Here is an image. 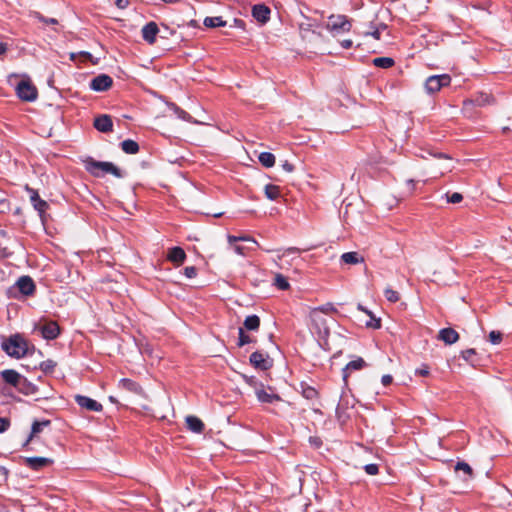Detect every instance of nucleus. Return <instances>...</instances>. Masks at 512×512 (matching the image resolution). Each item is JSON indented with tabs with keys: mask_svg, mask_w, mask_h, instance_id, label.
Instances as JSON below:
<instances>
[{
	"mask_svg": "<svg viewBox=\"0 0 512 512\" xmlns=\"http://www.w3.org/2000/svg\"><path fill=\"white\" fill-rule=\"evenodd\" d=\"M16 389L24 395H33L38 391L37 386L25 377L21 378L20 384H18Z\"/></svg>",
	"mask_w": 512,
	"mask_h": 512,
	"instance_id": "b1692460",
	"label": "nucleus"
},
{
	"mask_svg": "<svg viewBox=\"0 0 512 512\" xmlns=\"http://www.w3.org/2000/svg\"><path fill=\"white\" fill-rule=\"evenodd\" d=\"M1 347L10 357L16 359L24 357L28 350L27 341L20 334L11 335L4 339Z\"/></svg>",
	"mask_w": 512,
	"mask_h": 512,
	"instance_id": "f03ea898",
	"label": "nucleus"
},
{
	"mask_svg": "<svg viewBox=\"0 0 512 512\" xmlns=\"http://www.w3.org/2000/svg\"><path fill=\"white\" fill-rule=\"evenodd\" d=\"M438 339L447 345H452L458 341L459 334L453 328H443L439 331Z\"/></svg>",
	"mask_w": 512,
	"mask_h": 512,
	"instance_id": "a211bd4d",
	"label": "nucleus"
},
{
	"mask_svg": "<svg viewBox=\"0 0 512 512\" xmlns=\"http://www.w3.org/2000/svg\"><path fill=\"white\" fill-rule=\"evenodd\" d=\"M255 342H256V339L249 336L248 334H246L243 327H240L238 329V342H237L238 347H243L246 344L255 343Z\"/></svg>",
	"mask_w": 512,
	"mask_h": 512,
	"instance_id": "72a5a7b5",
	"label": "nucleus"
},
{
	"mask_svg": "<svg viewBox=\"0 0 512 512\" xmlns=\"http://www.w3.org/2000/svg\"><path fill=\"white\" fill-rule=\"evenodd\" d=\"M242 378L249 386L253 387L255 390L259 387H263V384L259 382L255 376L242 375Z\"/></svg>",
	"mask_w": 512,
	"mask_h": 512,
	"instance_id": "37998d69",
	"label": "nucleus"
},
{
	"mask_svg": "<svg viewBox=\"0 0 512 512\" xmlns=\"http://www.w3.org/2000/svg\"><path fill=\"white\" fill-rule=\"evenodd\" d=\"M375 25L380 34L388 29V25L383 22H375Z\"/></svg>",
	"mask_w": 512,
	"mask_h": 512,
	"instance_id": "680f3d73",
	"label": "nucleus"
},
{
	"mask_svg": "<svg viewBox=\"0 0 512 512\" xmlns=\"http://www.w3.org/2000/svg\"><path fill=\"white\" fill-rule=\"evenodd\" d=\"M313 310H317L318 313H320L321 315L338 312L332 303H326L322 306L314 308Z\"/></svg>",
	"mask_w": 512,
	"mask_h": 512,
	"instance_id": "79ce46f5",
	"label": "nucleus"
},
{
	"mask_svg": "<svg viewBox=\"0 0 512 512\" xmlns=\"http://www.w3.org/2000/svg\"><path fill=\"white\" fill-rule=\"evenodd\" d=\"M85 168L94 177H103L107 173L117 178L123 177L121 170L112 162L96 161L93 158H88L85 161Z\"/></svg>",
	"mask_w": 512,
	"mask_h": 512,
	"instance_id": "f257e3e1",
	"label": "nucleus"
},
{
	"mask_svg": "<svg viewBox=\"0 0 512 512\" xmlns=\"http://www.w3.org/2000/svg\"><path fill=\"white\" fill-rule=\"evenodd\" d=\"M312 26H313V25H312V24H310V23H301V24L299 25V29H300L301 31H311V30H312Z\"/></svg>",
	"mask_w": 512,
	"mask_h": 512,
	"instance_id": "0e129e2a",
	"label": "nucleus"
},
{
	"mask_svg": "<svg viewBox=\"0 0 512 512\" xmlns=\"http://www.w3.org/2000/svg\"><path fill=\"white\" fill-rule=\"evenodd\" d=\"M300 389H301V394L304 398L308 399V400H313V399H317L318 398V391L312 387V386H309L306 382H301L300 383Z\"/></svg>",
	"mask_w": 512,
	"mask_h": 512,
	"instance_id": "c85d7f7f",
	"label": "nucleus"
},
{
	"mask_svg": "<svg viewBox=\"0 0 512 512\" xmlns=\"http://www.w3.org/2000/svg\"><path fill=\"white\" fill-rule=\"evenodd\" d=\"M341 260L346 264H357L363 261V258H360L357 252H346L341 256Z\"/></svg>",
	"mask_w": 512,
	"mask_h": 512,
	"instance_id": "e433bc0d",
	"label": "nucleus"
},
{
	"mask_svg": "<svg viewBox=\"0 0 512 512\" xmlns=\"http://www.w3.org/2000/svg\"><path fill=\"white\" fill-rule=\"evenodd\" d=\"M351 27V21L345 15H331L326 24V29L333 33L349 32Z\"/></svg>",
	"mask_w": 512,
	"mask_h": 512,
	"instance_id": "39448f33",
	"label": "nucleus"
},
{
	"mask_svg": "<svg viewBox=\"0 0 512 512\" xmlns=\"http://www.w3.org/2000/svg\"><path fill=\"white\" fill-rule=\"evenodd\" d=\"M374 66L382 69H388L394 66L395 61L391 57H377L372 60Z\"/></svg>",
	"mask_w": 512,
	"mask_h": 512,
	"instance_id": "2f4dec72",
	"label": "nucleus"
},
{
	"mask_svg": "<svg viewBox=\"0 0 512 512\" xmlns=\"http://www.w3.org/2000/svg\"><path fill=\"white\" fill-rule=\"evenodd\" d=\"M94 127L102 133H109L113 131V122L111 116L102 114L94 119Z\"/></svg>",
	"mask_w": 512,
	"mask_h": 512,
	"instance_id": "2eb2a0df",
	"label": "nucleus"
},
{
	"mask_svg": "<svg viewBox=\"0 0 512 512\" xmlns=\"http://www.w3.org/2000/svg\"><path fill=\"white\" fill-rule=\"evenodd\" d=\"M257 399L261 403H273L275 401H281V397L275 393H268L263 389V387H259L255 391Z\"/></svg>",
	"mask_w": 512,
	"mask_h": 512,
	"instance_id": "4be33fe9",
	"label": "nucleus"
},
{
	"mask_svg": "<svg viewBox=\"0 0 512 512\" xmlns=\"http://www.w3.org/2000/svg\"><path fill=\"white\" fill-rule=\"evenodd\" d=\"M462 200L463 196L458 192H454L453 194L447 196V201L452 204L460 203Z\"/></svg>",
	"mask_w": 512,
	"mask_h": 512,
	"instance_id": "3c124183",
	"label": "nucleus"
},
{
	"mask_svg": "<svg viewBox=\"0 0 512 512\" xmlns=\"http://www.w3.org/2000/svg\"><path fill=\"white\" fill-rule=\"evenodd\" d=\"M282 167L283 169L286 171V172H293L294 171V165L289 163L288 161H285L283 164H282Z\"/></svg>",
	"mask_w": 512,
	"mask_h": 512,
	"instance_id": "e2e57ef3",
	"label": "nucleus"
},
{
	"mask_svg": "<svg viewBox=\"0 0 512 512\" xmlns=\"http://www.w3.org/2000/svg\"><path fill=\"white\" fill-rule=\"evenodd\" d=\"M336 417L338 421L345 423L346 420L349 418V416L346 414L345 410L343 409V403H339L336 407Z\"/></svg>",
	"mask_w": 512,
	"mask_h": 512,
	"instance_id": "c03bdc74",
	"label": "nucleus"
},
{
	"mask_svg": "<svg viewBox=\"0 0 512 512\" xmlns=\"http://www.w3.org/2000/svg\"><path fill=\"white\" fill-rule=\"evenodd\" d=\"M79 55L83 58L84 61H89L94 65L98 63L97 60H94L92 54L87 51H81L79 52Z\"/></svg>",
	"mask_w": 512,
	"mask_h": 512,
	"instance_id": "6e6d98bb",
	"label": "nucleus"
},
{
	"mask_svg": "<svg viewBox=\"0 0 512 512\" xmlns=\"http://www.w3.org/2000/svg\"><path fill=\"white\" fill-rule=\"evenodd\" d=\"M1 377L7 384L17 388L23 376L14 369H6L1 371Z\"/></svg>",
	"mask_w": 512,
	"mask_h": 512,
	"instance_id": "412c9836",
	"label": "nucleus"
},
{
	"mask_svg": "<svg viewBox=\"0 0 512 512\" xmlns=\"http://www.w3.org/2000/svg\"><path fill=\"white\" fill-rule=\"evenodd\" d=\"M115 5L119 9H125L129 5V1L128 0H116Z\"/></svg>",
	"mask_w": 512,
	"mask_h": 512,
	"instance_id": "052dcab7",
	"label": "nucleus"
},
{
	"mask_svg": "<svg viewBox=\"0 0 512 512\" xmlns=\"http://www.w3.org/2000/svg\"><path fill=\"white\" fill-rule=\"evenodd\" d=\"M17 96L26 102H33L38 97V91L30 79L21 80L16 87Z\"/></svg>",
	"mask_w": 512,
	"mask_h": 512,
	"instance_id": "423d86ee",
	"label": "nucleus"
},
{
	"mask_svg": "<svg viewBox=\"0 0 512 512\" xmlns=\"http://www.w3.org/2000/svg\"><path fill=\"white\" fill-rule=\"evenodd\" d=\"M16 286L19 291L25 296H31L34 294L36 286L33 279L30 276H21L16 281Z\"/></svg>",
	"mask_w": 512,
	"mask_h": 512,
	"instance_id": "f8f14e48",
	"label": "nucleus"
},
{
	"mask_svg": "<svg viewBox=\"0 0 512 512\" xmlns=\"http://www.w3.org/2000/svg\"><path fill=\"white\" fill-rule=\"evenodd\" d=\"M309 442H310L313 446H315L316 448H319V447H321V445H322V441H321V439H320V438H318V437H310V438H309Z\"/></svg>",
	"mask_w": 512,
	"mask_h": 512,
	"instance_id": "bf43d9fd",
	"label": "nucleus"
},
{
	"mask_svg": "<svg viewBox=\"0 0 512 512\" xmlns=\"http://www.w3.org/2000/svg\"><path fill=\"white\" fill-rule=\"evenodd\" d=\"M250 364L259 370L266 371L273 366V359L267 353L253 352L249 357Z\"/></svg>",
	"mask_w": 512,
	"mask_h": 512,
	"instance_id": "0eeeda50",
	"label": "nucleus"
},
{
	"mask_svg": "<svg viewBox=\"0 0 512 512\" xmlns=\"http://www.w3.org/2000/svg\"><path fill=\"white\" fill-rule=\"evenodd\" d=\"M451 81L449 74L431 75L426 79L424 89L428 94H435L442 88L449 86Z\"/></svg>",
	"mask_w": 512,
	"mask_h": 512,
	"instance_id": "20e7f679",
	"label": "nucleus"
},
{
	"mask_svg": "<svg viewBox=\"0 0 512 512\" xmlns=\"http://www.w3.org/2000/svg\"><path fill=\"white\" fill-rule=\"evenodd\" d=\"M185 423H186L187 428L192 431V425H193L192 415H187L185 417Z\"/></svg>",
	"mask_w": 512,
	"mask_h": 512,
	"instance_id": "338daca9",
	"label": "nucleus"
},
{
	"mask_svg": "<svg viewBox=\"0 0 512 512\" xmlns=\"http://www.w3.org/2000/svg\"><path fill=\"white\" fill-rule=\"evenodd\" d=\"M311 326L315 333L318 335L319 339L323 341H327L330 335V329L327 324V319L318 313L317 310H312L310 312Z\"/></svg>",
	"mask_w": 512,
	"mask_h": 512,
	"instance_id": "7ed1b4c3",
	"label": "nucleus"
},
{
	"mask_svg": "<svg viewBox=\"0 0 512 512\" xmlns=\"http://www.w3.org/2000/svg\"><path fill=\"white\" fill-rule=\"evenodd\" d=\"M50 424L51 421L47 419L41 421L35 420L31 426L30 439H33L35 436L41 433L45 427H48Z\"/></svg>",
	"mask_w": 512,
	"mask_h": 512,
	"instance_id": "cd10ccee",
	"label": "nucleus"
},
{
	"mask_svg": "<svg viewBox=\"0 0 512 512\" xmlns=\"http://www.w3.org/2000/svg\"><path fill=\"white\" fill-rule=\"evenodd\" d=\"M393 381V377L389 374H386V375H383L382 378H381V383L384 385V386H388L392 383Z\"/></svg>",
	"mask_w": 512,
	"mask_h": 512,
	"instance_id": "13d9d810",
	"label": "nucleus"
},
{
	"mask_svg": "<svg viewBox=\"0 0 512 512\" xmlns=\"http://www.w3.org/2000/svg\"><path fill=\"white\" fill-rule=\"evenodd\" d=\"M41 333L42 336L47 340L56 339L60 334L59 325L54 321H50L42 327Z\"/></svg>",
	"mask_w": 512,
	"mask_h": 512,
	"instance_id": "aec40b11",
	"label": "nucleus"
},
{
	"mask_svg": "<svg viewBox=\"0 0 512 512\" xmlns=\"http://www.w3.org/2000/svg\"><path fill=\"white\" fill-rule=\"evenodd\" d=\"M352 44H353V43H352V41H351L350 39H346V40H343V41L341 42V46H342V48H344V49H349V48H351V47H352Z\"/></svg>",
	"mask_w": 512,
	"mask_h": 512,
	"instance_id": "774afa93",
	"label": "nucleus"
},
{
	"mask_svg": "<svg viewBox=\"0 0 512 512\" xmlns=\"http://www.w3.org/2000/svg\"><path fill=\"white\" fill-rule=\"evenodd\" d=\"M55 367L56 362L51 359H47L40 363V369L46 374L52 373Z\"/></svg>",
	"mask_w": 512,
	"mask_h": 512,
	"instance_id": "a19ab883",
	"label": "nucleus"
},
{
	"mask_svg": "<svg viewBox=\"0 0 512 512\" xmlns=\"http://www.w3.org/2000/svg\"><path fill=\"white\" fill-rule=\"evenodd\" d=\"M260 327V318L259 316L253 314L249 315L245 318L243 323L244 330L248 331H257Z\"/></svg>",
	"mask_w": 512,
	"mask_h": 512,
	"instance_id": "bb28decb",
	"label": "nucleus"
},
{
	"mask_svg": "<svg viewBox=\"0 0 512 512\" xmlns=\"http://www.w3.org/2000/svg\"><path fill=\"white\" fill-rule=\"evenodd\" d=\"M120 146L126 154H136L139 152V144L132 139L122 141Z\"/></svg>",
	"mask_w": 512,
	"mask_h": 512,
	"instance_id": "c756f323",
	"label": "nucleus"
},
{
	"mask_svg": "<svg viewBox=\"0 0 512 512\" xmlns=\"http://www.w3.org/2000/svg\"><path fill=\"white\" fill-rule=\"evenodd\" d=\"M233 23H234L235 27H239V28H242V29H244V27H245V22L242 19L235 18L233 20Z\"/></svg>",
	"mask_w": 512,
	"mask_h": 512,
	"instance_id": "69168bd1",
	"label": "nucleus"
},
{
	"mask_svg": "<svg viewBox=\"0 0 512 512\" xmlns=\"http://www.w3.org/2000/svg\"><path fill=\"white\" fill-rule=\"evenodd\" d=\"M10 419L6 417H0V433H4L10 427Z\"/></svg>",
	"mask_w": 512,
	"mask_h": 512,
	"instance_id": "864d4df0",
	"label": "nucleus"
},
{
	"mask_svg": "<svg viewBox=\"0 0 512 512\" xmlns=\"http://www.w3.org/2000/svg\"><path fill=\"white\" fill-rule=\"evenodd\" d=\"M271 10L265 4H256L252 7V16L260 23H266L270 19Z\"/></svg>",
	"mask_w": 512,
	"mask_h": 512,
	"instance_id": "f3484780",
	"label": "nucleus"
},
{
	"mask_svg": "<svg viewBox=\"0 0 512 512\" xmlns=\"http://www.w3.org/2000/svg\"><path fill=\"white\" fill-rule=\"evenodd\" d=\"M230 245L233 248L235 253H237L238 255L245 256L246 252H245V247L244 246L237 244V242L233 243V244H230Z\"/></svg>",
	"mask_w": 512,
	"mask_h": 512,
	"instance_id": "4d7b16f0",
	"label": "nucleus"
},
{
	"mask_svg": "<svg viewBox=\"0 0 512 512\" xmlns=\"http://www.w3.org/2000/svg\"><path fill=\"white\" fill-rule=\"evenodd\" d=\"M357 309L359 311H362L364 312L365 314H367V317H370V320L366 322V327L367 328H372V329H380L381 328V319L380 318H377L372 311H370L369 309H367L366 307H364L362 304H358L357 305Z\"/></svg>",
	"mask_w": 512,
	"mask_h": 512,
	"instance_id": "5701e85b",
	"label": "nucleus"
},
{
	"mask_svg": "<svg viewBox=\"0 0 512 512\" xmlns=\"http://www.w3.org/2000/svg\"><path fill=\"white\" fill-rule=\"evenodd\" d=\"M455 470L456 471H463L465 474L471 476L472 475V468L471 466L464 462V461H459L457 462V464L455 465Z\"/></svg>",
	"mask_w": 512,
	"mask_h": 512,
	"instance_id": "a18cd8bd",
	"label": "nucleus"
},
{
	"mask_svg": "<svg viewBox=\"0 0 512 512\" xmlns=\"http://www.w3.org/2000/svg\"><path fill=\"white\" fill-rule=\"evenodd\" d=\"M494 97L491 94L485 92H479L475 95V97L471 100L473 104L476 106H485L494 103Z\"/></svg>",
	"mask_w": 512,
	"mask_h": 512,
	"instance_id": "a878e982",
	"label": "nucleus"
},
{
	"mask_svg": "<svg viewBox=\"0 0 512 512\" xmlns=\"http://www.w3.org/2000/svg\"><path fill=\"white\" fill-rule=\"evenodd\" d=\"M360 33L363 36H371L375 40L381 39V35L376 28L375 21H371L366 27H363L362 30L360 31Z\"/></svg>",
	"mask_w": 512,
	"mask_h": 512,
	"instance_id": "7c9ffc66",
	"label": "nucleus"
},
{
	"mask_svg": "<svg viewBox=\"0 0 512 512\" xmlns=\"http://www.w3.org/2000/svg\"><path fill=\"white\" fill-rule=\"evenodd\" d=\"M364 470L369 475H377L379 472V466L374 463H370L364 466Z\"/></svg>",
	"mask_w": 512,
	"mask_h": 512,
	"instance_id": "09e8293b",
	"label": "nucleus"
},
{
	"mask_svg": "<svg viewBox=\"0 0 512 512\" xmlns=\"http://www.w3.org/2000/svg\"><path fill=\"white\" fill-rule=\"evenodd\" d=\"M204 429L205 425L202 420L194 416V433H203Z\"/></svg>",
	"mask_w": 512,
	"mask_h": 512,
	"instance_id": "8fccbe9b",
	"label": "nucleus"
},
{
	"mask_svg": "<svg viewBox=\"0 0 512 512\" xmlns=\"http://www.w3.org/2000/svg\"><path fill=\"white\" fill-rule=\"evenodd\" d=\"M113 79L107 74H100L94 77L90 82V88L97 92L107 91L111 88Z\"/></svg>",
	"mask_w": 512,
	"mask_h": 512,
	"instance_id": "9b49d317",
	"label": "nucleus"
},
{
	"mask_svg": "<svg viewBox=\"0 0 512 512\" xmlns=\"http://www.w3.org/2000/svg\"><path fill=\"white\" fill-rule=\"evenodd\" d=\"M384 296L387 299V301L391 303H396L400 300V294L393 290L392 288H386L384 290Z\"/></svg>",
	"mask_w": 512,
	"mask_h": 512,
	"instance_id": "ea45409f",
	"label": "nucleus"
},
{
	"mask_svg": "<svg viewBox=\"0 0 512 512\" xmlns=\"http://www.w3.org/2000/svg\"><path fill=\"white\" fill-rule=\"evenodd\" d=\"M119 387L134 394H141L142 392V388L137 382L127 378H123L119 381Z\"/></svg>",
	"mask_w": 512,
	"mask_h": 512,
	"instance_id": "393cba45",
	"label": "nucleus"
},
{
	"mask_svg": "<svg viewBox=\"0 0 512 512\" xmlns=\"http://www.w3.org/2000/svg\"><path fill=\"white\" fill-rule=\"evenodd\" d=\"M476 356H477V352L475 349L473 348H470V349H466V350H463L461 351V357L468 363H470L472 366H475L476 363H477V359H476Z\"/></svg>",
	"mask_w": 512,
	"mask_h": 512,
	"instance_id": "4c0bfd02",
	"label": "nucleus"
},
{
	"mask_svg": "<svg viewBox=\"0 0 512 512\" xmlns=\"http://www.w3.org/2000/svg\"><path fill=\"white\" fill-rule=\"evenodd\" d=\"M258 160L266 168H270L275 164V156L270 152L260 153Z\"/></svg>",
	"mask_w": 512,
	"mask_h": 512,
	"instance_id": "c9c22d12",
	"label": "nucleus"
},
{
	"mask_svg": "<svg viewBox=\"0 0 512 512\" xmlns=\"http://www.w3.org/2000/svg\"><path fill=\"white\" fill-rule=\"evenodd\" d=\"M167 259L179 266L185 261L186 253L181 247H172L167 252Z\"/></svg>",
	"mask_w": 512,
	"mask_h": 512,
	"instance_id": "6ab92c4d",
	"label": "nucleus"
},
{
	"mask_svg": "<svg viewBox=\"0 0 512 512\" xmlns=\"http://www.w3.org/2000/svg\"><path fill=\"white\" fill-rule=\"evenodd\" d=\"M264 192L269 200H277L280 197V187L274 184H267Z\"/></svg>",
	"mask_w": 512,
	"mask_h": 512,
	"instance_id": "f704fd0d",
	"label": "nucleus"
},
{
	"mask_svg": "<svg viewBox=\"0 0 512 512\" xmlns=\"http://www.w3.org/2000/svg\"><path fill=\"white\" fill-rule=\"evenodd\" d=\"M238 241H245V242H253V243H257L252 237L250 236H233V235H228V242L229 244H233V243H236Z\"/></svg>",
	"mask_w": 512,
	"mask_h": 512,
	"instance_id": "49530a36",
	"label": "nucleus"
},
{
	"mask_svg": "<svg viewBox=\"0 0 512 512\" xmlns=\"http://www.w3.org/2000/svg\"><path fill=\"white\" fill-rule=\"evenodd\" d=\"M203 24L207 28H216V27H223L227 25V22L222 19V17H206L203 20Z\"/></svg>",
	"mask_w": 512,
	"mask_h": 512,
	"instance_id": "473e14b6",
	"label": "nucleus"
},
{
	"mask_svg": "<svg viewBox=\"0 0 512 512\" xmlns=\"http://www.w3.org/2000/svg\"><path fill=\"white\" fill-rule=\"evenodd\" d=\"M367 366L365 360L361 357H358L355 360L350 361L346 364V366L342 369V378L345 386L348 385V377L351 371L361 370Z\"/></svg>",
	"mask_w": 512,
	"mask_h": 512,
	"instance_id": "4468645a",
	"label": "nucleus"
},
{
	"mask_svg": "<svg viewBox=\"0 0 512 512\" xmlns=\"http://www.w3.org/2000/svg\"><path fill=\"white\" fill-rule=\"evenodd\" d=\"M415 373H416V375H419V376H422V377H426L430 373L429 366L426 365V364H423L420 368L416 369Z\"/></svg>",
	"mask_w": 512,
	"mask_h": 512,
	"instance_id": "5fc2aeb1",
	"label": "nucleus"
},
{
	"mask_svg": "<svg viewBox=\"0 0 512 512\" xmlns=\"http://www.w3.org/2000/svg\"><path fill=\"white\" fill-rule=\"evenodd\" d=\"M53 463L54 460L47 457L34 456L24 458V465L34 471H40L43 468L52 465Z\"/></svg>",
	"mask_w": 512,
	"mask_h": 512,
	"instance_id": "9d476101",
	"label": "nucleus"
},
{
	"mask_svg": "<svg viewBox=\"0 0 512 512\" xmlns=\"http://www.w3.org/2000/svg\"><path fill=\"white\" fill-rule=\"evenodd\" d=\"M214 120L201 106L194 107V125L206 127L208 130H214Z\"/></svg>",
	"mask_w": 512,
	"mask_h": 512,
	"instance_id": "6e6552de",
	"label": "nucleus"
},
{
	"mask_svg": "<svg viewBox=\"0 0 512 512\" xmlns=\"http://www.w3.org/2000/svg\"><path fill=\"white\" fill-rule=\"evenodd\" d=\"M141 32H142V38L147 43L154 44L156 41V36L159 33V28L155 22L151 21L143 26Z\"/></svg>",
	"mask_w": 512,
	"mask_h": 512,
	"instance_id": "dca6fc26",
	"label": "nucleus"
},
{
	"mask_svg": "<svg viewBox=\"0 0 512 512\" xmlns=\"http://www.w3.org/2000/svg\"><path fill=\"white\" fill-rule=\"evenodd\" d=\"M75 401L81 408L89 411L100 412L103 409L102 404L87 396L76 395Z\"/></svg>",
	"mask_w": 512,
	"mask_h": 512,
	"instance_id": "ddd939ff",
	"label": "nucleus"
},
{
	"mask_svg": "<svg viewBox=\"0 0 512 512\" xmlns=\"http://www.w3.org/2000/svg\"><path fill=\"white\" fill-rule=\"evenodd\" d=\"M502 338L503 334L500 331L493 330L489 333V341L494 345L499 344L502 341Z\"/></svg>",
	"mask_w": 512,
	"mask_h": 512,
	"instance_id": "de8ad7c7",
	"label": "nucleus"
},
{
	"mask_svg": "<svg viewBox=\"0 0 512 512\" xmlns=\"http://www.w3.org/2000/svg\"><path fill=\"white\" fill-rule=\"evenodd\" d=\"M26 190L30 194V202L33 208L39 213V216L43 218L44 214L49 208V204L45 200L40 198L37 190L30 188L28 186H26Z\"/></svg>",
	"mask_w": 512,
	"mask_h": 512,
	"instance_id": "1a4fd4ad",
	"label": "nucleus"
},
{
	"mask_svg": "<svg viewBox=\"0 0 512 512\" xmlns=\"http://www.w3.org/2000/svg\"><path fill=\"white\" fill-rule=\"evenodd\" d=\"M274 285L279 289V290H287L290 285H289V282L287 280L286 277H284L282 274L278 273L275 275V279H274Z\"/></svg>",
	"mask_w": 512,
	"mask_h": 512,
	"instance_id": "58836bf2",
	"label": "nucleus"
},
{
	"mask_svg": "<svg viewBox=\"0 0 512 512\" xmlns=\"http://www.w3.org/2000/svg\"><path fill=\"white\" fill-rule=\"evenodd\" d=\"M35 17L42 23H45V24H51V25H54V24H57L58 21L57 19L55 18H47L45 16H43L42 14L40 13H36Z\"/></svg>",
	"mask_w": 512,
	"mask_h": 512,
	"instance_id": "603ef678",
	"label": "nucleus"
}]
</instances>
